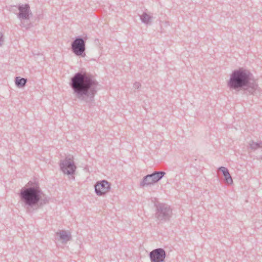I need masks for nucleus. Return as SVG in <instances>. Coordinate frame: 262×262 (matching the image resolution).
Returning <instances> with one entry per match:
<instances>
[{"label": "nucleus", "mask_w": 262, "mask_h": 262, "mask_svg": "<svg viewBox=\"0 0 262 262\" xmlns=\"http://www.w3.org/2000/svg\"><path fill=\"white\" fill-rule=\"evenodd\" d=\"M21 27H26V28H28L27 26H26L24 25V24L21 22Z\"/></svg>", "instance_id": "20"}, {"label": "nucleus", "mask_w": 262, "mask_h": 262, "mask_svg": "<svg viewBox=\"0 0 262 262\" xmlns=\"http://www.w3.org/2000/svg\"><path fill=\"white\" fill-rule=\"evenodd\" d=\"M111 189V183L103 180L97 182L95 185V191L97 195L102 196L106 194Z\"/></svg>", "instance_id": "7"}, {"label": "nucleus", "mask_w": 262, "mask_h": 262, "mask_svg": "<svg viewBox=\"0 0 262 262\" xmlns=\"http://www.w3.org/2000/svg\"><path fill=\"white\" fill-rule=\"evenodd\" d=\"M155 217L158 224L169 221L172 215V209L167 204L159 203L156 205Z\"/></svg>", "instance_id": "4"}, {"label": "nucleus", "mask_w": 262, "mask_h": 262, "mask_svg": "<svg viewBox=\"0 0 262 262\" xmlns=\"http://www.w3.org/2000/svg\"><path fill=\"white\" fill-rule=\"evenodd\" d=\"M43 194V192L37 185L24 187L20 189L19 195L27 213L32 214L35 210L37 209L38 207L35 209L34 207L38 205Z\"/></svg>", "instance_id": "3"}, {"label": "nucleus", "mask_w": 262, "mask_h": 262, "mask_svg": "<svg viewBox=\"0 0 262 262\" xmlns=\"http://www.w3.org/2000/svg\"><path fill=\"white\" fill-rule=\"evenodd\" d=\"M140 18L143 24L148 25L151 22L152 17L146 12H144L142 14L140 15Z\"/></svg>", "instance_id": "15"}, {"label": "nucleus", "mask_w": 262, "mask_h": 262, "mask_svg": "<svg viewBox=\"0 0 262 262\" xmlns=\"http://www.w3.org/2000/svg\"><path fill=\"white\" fill-rule=\"evenodd\" d=\"M252 76L249 71L244 68L235 70L230 74L227 86L230 90L238 91L243 89L245 94L256 95L257 92L260 93L261 90L256 82L250 81Z\"/></svg>", "instance_id": "2"}, {"label": "nucleus", "mask_w": 262, "mask_h": 262, "mask_svg": "<svg viewBox=\"0 0 262 262\" xmlns=\"http://www.w3.org/2000/svg\"><path fill=\"white\" fill-rule=\"evenodd\" d=\"M166 173L163 171H154L151 174H149L148 175L151 178L152 180L155 183L158 182L160 180H161L163 177L165 175Z\"/></svg>", "instance_id": "12"}, {"label": "nucleus", "mask_w": 262, "mask_h": 262, "mask_svg": "<svg viewBox=\"0 0 262 262\" xmlns=\"http://www.w3.org/2000/svg\"><path fill=\"white\" fill-rule=\"evenodd\" d=\"M4 42V39L3 38V34L2 32H0V47L3 46Z\"/></svg>", "instance_id": "18"}, {"label": "nucleus", "mask_w": 262, "mask_h": 262, "mask_svg": "<svg viewBox=\"0 0 262 262\" xmlns=\"http://www.w3.org/2000/svg\"><path fill=\"white\" fill-rule=\"evenodd\" d=\"M18 13L17 14V18L21 21L23 20H29L32 13L30 6L28 4H19L18 6Z\"/></svg>", "instance_id": "8"}, {"label": "nucleus", "mask_w": 262, "mask_h": 262, "mask_svg": "<svg viewBox=\"0 0 262 262\" xmlns=\"http://www.w3.org/2000/svg\"><path fill=\"white\" fill-rule=\"evenodd\" d=\"M56 234L59 236V239L63 242H67L72 239L71 233L66 230H60L56 232Z\"/></svg>", "instance_id": "11"}, {"label": "nucleus", "mask_w": 262, "mask_h": 262, "mask_svg": "<svg viewBox=\"0 0 262 262\" xmlns=\"http://www.w3.org/2000/svg\"><path fill=\"white\" fill-rule=\"evenodd\" d=\"M69 85L78 100L85 103L89 107L95 105V96L99 83L94 76L85 72H78L71 78Z\"/></svg>", "instance_id": "1"}, {"label": "nucleus", "mask_w": 262, "mask_h": 262, "mask_svg": "<svg viewBox=\"0 0 262 262\" xmlns=\"http://www.w3.org/2000/svg\"><path fill=\"white\" fill-rule=\"evenodd\" d=\"M248 148L252 151H254L259 148L262 149V141L256 142L253 140H251L248 143Z\"/></svg>", "instance_id": "14"}, {"label": "nucleus", "mask_w": 262, "mask_h": 262, "mask_svg": "<svg viewBox=\"0 0 262 262\" xmlns=\"http://www.w3.org/2000/svg\"><path fill=\"white\" fill-rule=\"evenodd\" d=\"M133 87L135 89H139L141 87V84L138 82L134 83Z\"/></svg>", "instance_id": "19"}, {"label": "nucleus", "mask_w": 262, "mask_h": 262, "mask_svg": "<svg viewBox=\"0 0 262 262\" xmlns=\"http://www.w3.org/2000/svg\"><path fill=\"white\" fill-rule=\"evenodd\" d=\"M261 159H262V157H261Z\"/></svg>", "instance_id": "21"}, {"label": "nucleus", "mask_w": 262, "mask_h": 262, "mask_svg": "<svg viewBox=\"0 0 262 262\" xmlns=\"http://www.w3.org/2000/svg\"><path fill=\"white\" fill-rule=\"evenodd\" d=\"M218 170L222 172L225 182L227 184L231 185L233 183L232 177L227 168L224 166H221L218 168Z\"/></svg>", "instance_id": "10"}, {"label": "nucleus", "mask_w": 262, "mask_h": 262, "mask_svg": "<svg viewBox=\"0 0 262 262\" xmlns=\"http://www.w3.org/2000/svg\"><path fill=\"white\" fill-rule=\"evenodd\" d=\"M85 39L81 37H77L71 43V50L76 56H85Z\"/></svg>", "instance_id": "5"}, {"label": "nucleus", "mask_w": 262, "mask_h": 262, "mask_svg": "<svg viewBox=\"0 0 262 262\" xmlns=\"http://www.w3.org/2000/svg\"><path fill=\"white\" fill-rule=\"evenodd\" d=\"M155 183L152 180L150 176L147 174L143 178L142 181L140 183V186L141 188L150 186L155 184Z\"/></svg>", "instance_id": "13"}, {"label": "nucleus", "mask_w": 262, "mask_h": 262, "mask_svg": "<svg viewBox=\"0 0 262 262\" xmlns=\"http://www.w3.org/2000/svg\"><path fill=\"white\" fill-rule=\"evenodd\" d=\"M59 166L61 170L68 175L73 174L76 169V166L73 159L69 157H66L64 160H61Z\"/></svg>", "instance_id": "6"}, {"label": "nucleus", "mask_w": 262, "mask_h": 262, "mask_svg": "<svg viewBox=\"0 0 262 262\" xmlns=\"http://www.w3.org/2000/svg\"><path fill=\"white\" fill-rule=\"evenodd\" d=\"M49 199L47 197H45L42 199V196L41 197V200H40L38 204L39 206H41L44 204H46L49 202Z\"/></svg>", "instance_id": "17"}, {"label": "nucleus", "mask_w": 262, "mask_h": 262, "mask_svg": "<svg viewBox=\"0 0 262 262\" xmlns=\"http://www.w3.org/2000/svg\"><path fill=\"white\" fill-rule=\"evenodd\" d=\"M166 257V252L162 248H157L149 253L151 262H163Z\"/></svg>", "instance_id": "9"}, {"label": "nucleus", "mask_w": 262, "mask_h": 262, "mask_svg": "<svg viewBox=\"0 0 262 262\" xmlns=\"http://www.w3.org/2000/svg\"><path fill=\"white\" fill-rule=\"evenodd\" d=\"M27 82V79L16 77L15 79V83L17 88H21L24 87Z\"/></svg>", "instance_id": "16"}]
</instances>
